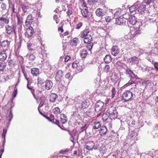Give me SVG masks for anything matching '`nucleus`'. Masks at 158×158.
Listing matches in <instances>:
<instances>
[{
    "label": "nucleus",
    "instance_id": "obj_12",
    "mask_svg": "<svg viewBox=\"0 0 158 158\" xmlns=\"http://www.w3.org/2000/svg\"><path fill=\"white\" fill-rule=\"evenodd\" d=\"M119 52V50L117 46H113L111 49V53L112 55L115 56L117 55Z\"/></svg>",
    "mask_w": 158,
    "mask_h": 158
},
{
    "label": "nucleus",
    "instance_id": "obj_8",
    "mask_svg": "<svg viewBox=\"0 0 158 158\" xmlns=\"http://www.w3.org/2000/svg\"><path fill=\"white\" fill-rule=\"evenodd\" d=\"M63 75V71L61 70H58L56 73L55 77L56 81H60L61 80Z\"/></svg>",
    "mask_w": 158,
    "mask_h": 158
},
{
    "label": "nucleus",
    "instance_id": "obj_6",
    "mask_svg": "<svg viewBox=\"0 0 158 158\" xmlns=\"http://www.w3.org/2000/svg\"><path fill=\"white\" fill-rule=\"evenodd\" d=\"M142 85L145 87V89H149L152 87V83L151 80H147L143 82L142 83Z\"/></svg>",
    "mask_w": 158,
    "mask_h": 158
},
{
    "label": "nucleus",
    "instance_id": "obj_61",
    "mask_svg": "<svg viewBox=\"0 0 158 158\" xmlns=\"http://www.w3.org/2000/svg\"><path fill=\"white\" fill-rule=\"evenodd\" d=\"M70 57L69 56L67 55L65 56L64 58V61L65 62H67L70 59Z\"/></svg>",
    "mask_w": 158,
    "mask_h": 158
},
{
    "label": "nucleus",
    "instance_id": "obj_13",
    "mask_svg": "<svg viewBox=\"0 0 158 158\" xmlns=\"http://www.w3.org/2000/svg\"><path fill=\"white\" fill-rule=\"evenodd\" d=\"M31 73L33 76L37 77L39 75V69L36 68H33L31 69Z\"/></svg>",
    "mask_w": 158,
    "mask_h": 158
},
{
    "label": "nucleus",
    "instance_id": "obj_11",
    "mask_svg": "<svg viewBox=\"0 0 158 158\" xmlns=\"http://www.w3.org/2000/svg\"><path fill=\"white\" fill-rule=\"evenodd\" d=\"M125 22V19L123 17H120L116 19L115 23L117 25H123Z\"/></svg>",
    "mask_w": 158,
    "mask_h": 158
},
{
    "label": "nucleus",
    "instance_id": "obj_27",
    "mask_svg": "<svg viewBox=\"0 0 158 158\" xmlns=\"http://www.w3.org/2000/svg\"><path fill=\"white\" fill-rule=\"evenodd\" d=\"M111 60L112 58L109 55H106L104 58V61L106 64L110 63Z\"/></svg>",
    "mask_w": 158,
    "mask_h": 158
},
{
    "label": "nucleus",
    "instance_id": "obj_63",
    "mask_svg": "<svg viewBox=\"0 0 158 158\" xmlns=\"http://www.w3.org/2000/svg\"><path fill=\"white\" fill-rule=\"evenodd\" d=\"M17 94V89H15L14 90V91L13 92V98L15 97L16 96Z\"/></svg>",
    "mask_w": 158,
    "mask_h": 158
},
{
    "label": "nucleus",
    "instance_id": "obj_4",
    "mask_svg": "<svg viewBox=\"0 0 158 158\" xmlns=\"http://www.w3.org/2000/svg\"><path fill=\"white\" fill-rule=\"evenodd\" d=\"M104 106V103L101 101H98L95 105V110L96 112H98L100 111Z\"/></svg>",
    "mask_w": 158,
    "mask_h": 158
},
{
    "label": "nucleus",
    "instance_id": "obj_18",
    "mask_svg": "<svg viewBox=\"0 0 158 158\" xmlns=\"http://www.w3.org/2000/svg\"><path fill=\"white\" fill-rule=\"evenodd\" d=\"M60 122L62 124H64L67 121V117L66 115L64 114L60 115Z\"/></svg>",
    "mask_w": 158,
    "mask_h": 158
},
{
    "label": "nucleus",
    "instance_id": "obj_41",
    "mask_svg": "<svg viewBox=\"0 0 158 158\" xmlns=\"http://www.w3.org/2000/svg\"><path fill=\"white\" fill-rule=\"evenodd\" d=\"M13 118V114L12 113V111L10 110V111L9 114L7 115L6 117V119L7 120H8L9 122L11 121L12 118Z\"/></svg>",
    "mask_w": 158,
    "mask_h": 158
},
{
    "label": "nucleus",
    "instance_id": "obj_58",
    "mask_svg": "<svg viewBox=\"0 0 158 158\" xmlns=\"http://www.w3.org/2000/svg\"><path fill=\"white\" fill-rule=\"evenodd\" d=\"M29 59L30 60H33L35 59V56L33 54H31L29 56Z\"/></svg>",
    "mask_w": 158,
    "mask_h": 158
},
{
    "label": "nucleus",
    "instance_id": "obj_1",
    "mask_svg": "<svg viewBox=\"0 0 158 158\" xmlns=\"http://www.w3.org/2000/svg\"><path fill=\"white\" fill-rule=\"evenodd\" d=\"M133 96V94L129 90H126L122 95V99L125 102L130 100Z\"/></svg>",
    "mask_w": 158,
    "mask_h": 158
},
{
    "label": "nucleus",
    "instance_id": "obj_42",
    "mask_svg": "<svg viewBox=\"0 0 158 158\" xmlns=\"http://www.w3.org/2000/svg\"><path fill=\"white\" fill-rule=\"evenodd\" d=\"M88 10L87 9H85L84 10H83V11L81 10V13L82 15L84 17H87L88 15Z\"/></svg>",
    "mask_w": 158,
    "mask_h": 158
},
{
    "label": "nucleus",
    "instance_id": "obj_33",
    "mask_svg": "<svg viewBox=\"0 0 158 158\" xmlns=\"http://www.w3.org/2000/svg\"><path fill=\"white\" fill-rule=\"evenodd\" d=\"M22 9L24 13L27 14V10L29 9V6L28 5L26 6L25 5H23L22 6Z\"/></svg>",
    "mask_w": 158,
    "mask_h": 158
},
{
    "label": "nucleus",
    "instance_id": "obj_2",
    "mask_svg": "<svg viewBox=\"0 0 158 158\" xmlns=\"http://www.w3.org/2000/svg\"><path fill=\"white\" fill-rule=\"evenodd\" d=\"M34 33V30L32 26H30L26 29L25 36L28 38L31 37Z\"/></svg>",
    "mask_w": 158,
    "mask_h": 158
},
{
    "label": "nucleus",
    "instance_id": "obj_56",
    "mask_svg": "<svg viewBox=\"0 0 158 158\" xmlns=\"http://www.w3.org/2000/svg\"><path fill=\"white\" fill-rule=\"evenodd\" d=\"M58 31L59 32H60V34H61L64 31V29H63V25H62L60 27H59L58 28Z\"/></svg>",
    "mask_w": 158,
    "mask_h": 158
},
{
    "label": "nucleus",
    "instance_id": "obj_53",
    "mask_svg": "<svg viewBox=\"0 0 158 158\" xmlns=\"http://www.w3.org/2000/svg\"><path fill=\"white\" fill-rule=\"evenodd\" d=\"M154 67L156 71L157 72L158 71V62H155L153 63Z\"/></svg>",
    "mask_w": 158,
    "mask_h": 158
},
{
    "label": "nucleus",
    "instance_id": "obj_38",
    "mask_svg": "<svg viewBox=\"0 0 158 158\" xmlns=\"http://www.w3.org/2000/svg\"><path fill=\"white\" fill-rule=\"evenodd\" d=\"M113 18L114 17L113 15H112V16L107 15L106 16L105 18V20L107 22H110Z\"/></svg>",
    "mask_w": 158,
    "mask_h": 158
},
{
    "label": "nucleus",
    "instance_id": "obj_35",
    "mask_svg": "<svg viewBox=\"0 0 158 158\" xmlns=\"http://www.w3.org/2000/svg\"><path fill=\"white\" fill-rule=\"evenodd\" d=\"M109 114L106 111L102 115V119L104 121H106L109 117Z\"/></svg>",
    "mask_w": 158,
    "mask_h": 158
},
{
    "label": "nucleus",
    "instance_id": "obj_34",
    "mask_svg": "<svg viewBox=\"0 0 158 158\" xmlns=\"http://www.w3.org/2000/svg\"><path fill=\"white\" fill-rule=\"evenodd\" d=\"M53 113L56 115H58L61 113L60 109L58 107H56L52 110Z\"/></svg>",
    "mask_w": 158,
    "mask_h": 158
},
{
    "label": "nucleus",
    "instance_id": "obj_7",
    "mask_svg": "<svg viewBox=\"0 0 158 158\" xmlns=\"http://www.w3.org/2000/svg\"><path fill=\"white\" fill-rule=\"evenodd\" d=\"M94 143L93 141L87 142L85 144L86 148L88 150H92L94 147Z\"/></svg>",
    "mask_w": 158,
    "mask_h": 158
},
{
    "label": "nucleus",
    "instance_id": "obj_51",
    "mask_svg": "<svg viewBox=\"0 0 158 158\" xmlns=\"http://www.w3.org/2000/svg\"><path fill=\"white\" fill-rule=\"evenodd\" d=\"M91 112L86 111L84 113L83 116L85 118H87L88 117H90L91 115Z\"/></svg>",
    "mask_w": 158,
    "mask_h": 158
},
{
    "label": "nucleus",
    "instance_id": "obj_22",
    "mask_svg": "<svg viewBox=\"0 0 158 158\" xmlns=\"http://www.w3.org/2000/svg\"><path fill=\"white\" fill-rule=\"evenodd\" d=\"M137 22V19L135 16H132L129 18V22L132 25H135Z\"/></svg>",
    "mask_w": 158,
    "mask_h": 158
},
{
    "label": "nucleus",
    "instance_id": "obj_25",
    "mask_svg": "<svg viewBox=\"0 0 158 158\" xmlns=\"http://www.w3.org/2000/svg\"><path fill=\"white\" fill-rule=\"evenodd\" d=\"M88 54L87 51L85 49H83L80 52V55L81 57L83 58H86Z\"/></svg>",
    "mask_w": 158,
    "mask_h": 158
},
{
    "label": "nucleus",
    "instance_id": "obj_26",
    "mask_svg": "<svg viewBox=\"0 0 158 158\" xmlns=\"http://www.w3.org/2000/svg\"><path fill=\"white\" fill-rule=\"evenodd\" d=\"M79 40L77 38H74L70 42V45L72 46H76L78 43Z\"/></svg>",
    "mask_w": 158,
    "mask_h": 158
},
{
    "label": "nucleus",
    "instance_id": "obj_14",
    "mask_svg": "<svg viewBox=\"0 0 158 158\" xmlns=\"http://www.w3.org/2000/svg\"><path fill=\"white\" fill-rule=\"evenodd\" d=\"M96 15L100 17H102L104 15V10L101 8L97 9L95 12Z\"/></svg>",
    "mask_w": 158,
    "mask_h": 158
},
{
    "label": "nucleus",
    "instance_id": "obj_45",
    "mask_svg": "<svg viewBox=\"0 0 158 158\" xmlns=\"http://www.w3.org/2000/svg\"><path fill=\"white\" fill-rule=\"evenodd\" d=\"M87 44V45L86 46V47L89 50H91L93 45V43L92 42H89V43Z\"/></svg>",
    "mask_w": 158,
    "mask_h": 158
},
{
    "label": "nucleus",
    "instance_id": "obj_23",
    "mask_svg": "<svg viewBox=\"0 0 158 158\" xmlns=\"http://www.w3.org/2000/svg\"><path fill=\"white\" fill-rule=\"evenodd\" d=\"M84 42L85 43H89V42H91L92 40V37L91 35H89L87 36H85L84 38Z\"/></svg>",
    "mask_w": 158,
    "mask_h": 158
},
{
    "label": "nucleus",
    "instance_id": "obj_57",
    "mask_svg": "<svg viewBox=\"0 0 158 158\" xmlns=\"http://www.w3.org/2000/svg\"><path fill=\"white\" fill-rule=\"evenodd\" d=\"M82 25L83 23H82L79 22L77 25L76 27V29H80L82 26Z\"/></svg>",
    "mask_w": 158,
    "mask_h": 158
},
{
    "label": "nucleus",
    "instance_id": "obj_44",
    "mask_svg": "<svg viewBox=\"0 0 158 158\" xmlns=\"http://www.w3.org/2000/svg\"><path fill=\"white\" fill-rule=\"evenodd\" d=\"M72 116L76 118H78L80 117L78 111H76L73 112L72 115Z\"/></svg>",
    "mask_w": 158,
    "mask_h": 158
},
{
    "label": "nucleus",
    "instance_id": "obj_32",
    "mask_svg": "<svg viewBox=\"0 0 158 158\" xmlns=\"http://www.w3.org/2000/svg\"><path fill=\"white\" fill-rule=\"evenodd\" d=\"M115 109L116 108L115 107L111 106L109 107L106 112L110 114L111 113L114 112L115 111H117Z\"/></svg>",
    "mask_w": 158,
    "mask_h": 158
},
{
    "label": "nucleus",
    "instance_id": "obj_10",
    "mask_svg": "<svg viewBox=\"0 0 158 158\" xmlns=\"http://www.w3.org/2000/svg\"><path fill=\"white\" fill-rule=\"evenodd\" d=\"M53 86L52 81L48 80L45 81V87L46 89L48 90L51 89Z\"/></svg>",
    "mask_w": 158,
    "mask_h": 158
},
{
    "label": "nucleus",
    "instance_id": "obj_17",
    "mask_svg": "<svg viewBox=\"0 0 158 158\" xmlns=\"http://www.w3.org/2000/svg\"><path fill=\"white\" fill-rule=\"evenodd\" d=\"M127 74H128L131 79H134L135 77V75L130 69H128L126 71Z\"/></svg>",
    "mask_w": 158,
    "mask_h": 158
},
{
    "label": "nucleus",
    "instance_id": "obj_30",
    "mask_svg": "<svg viewBox=\"0 0 158 158\" xmlns=\"http://www.w3.org/2000/svg\"><path fill=\"white\" fill-rule=\"evenodd\" d=\"M109 115V117L110 119H114L117 117V111H115L114 112L110 114Z\"/></svg>",
    "mask_w": 158,
    "mask_h": 158
},
{
    "label": "nucleus",
    "instance_id": "obj_49",
    "mask_svg": "<svg viewBox=\"0 0 158 158\" xmlns=\"http://www.w3.org/2000/svg\"><path fill=\"white\" fill-rule=\"evenodd\" d=\"M67 15L69 17L71 15L73 14V9L71 8H69L68 9V11L66 12Z\"/></svg>",
    "mask_w": 158,
    "mask_h": 158
},
{
    "label": "nucleus",
    "instance_id": "obj_40",
    "mask_svg": "<svg viewBox=\"0 0 158 158\" xmlns=\"http://www.w3.org/2000/svg\"><path fill=\"white\" fill-rule=\"evenodd\" d=\"M138 60V57L135 56H133L129 59V60L130 62H135L137 61Z\"/></svg>",
    "mask_w": 158,
    "mask_h": 158
},
{
    "label": "nucleus",
    "instance_id": "obj_3",
    "mask_svg": "<svg viewBox=\"0 0 158 158\" xmlns=\"http://www.w3.org/2000/svg\"><path fill=\"white\" fill-rule=\"evenodd\" d=\"M35 19L31 15H28L26 18V20L25 21V25L27 27L29 25H31L32 23H34L35 21Z\"/></svg>",
    "mask_w": 158,
    "mask_h": 158
},
{
    "label": "nucleus",
    "instance_id": "obj_21",
    "mask_svg": "<svg viewBox=\"0 0 158 158\" xmlns=\"http://www.w3.org/2000/svg\"><path fill=\"white\" fill-rule=\"evenodd\" d=\"M14 33L16 35L17 32H19L21 30V25H13Z\"/></svg>",
    "mask_w": 158,
    "mask_h": 158
},
{
    "label": "nucleus",
    "instance_id": "obj_29",
    "mask_svg": "<svg viewBox=\"0 0 158 158\" xmlns=\"http://www.w3.org/2000/svg\"><path fill=\"white\" fill-rule=\"evenodd\" d=\"M31 16L35 19H37V17H38L39 13V12H38L36 10H34V11L31 13V14H30Z\"/></svg>",
    "mask_w": 158,
    "mask_h": 158
},
{
    "label": "nucleus",
    "instance_id": "obj_50",
    "mask_svg": "<svg viewBox=\"0 0 158 158\" xmlns=\"http://www.w3.org/2000/svg\"><path fill=\"white\" fill-rule=\"evenodd\" d=\"M27 47L29 51H33L34 50L33 46L31 43H29L27 45Z\"/></svg>",
    "mask_w": 158,
    "mask_h": 158
},
{
    "label": "nucleus",
    "instance_id": "obj_59",
    "mask_svg": "<svg viewBox=\"0 0 158 158\" xmlns=\"http://www.w3.org/2000/svg\"><path fill=\"white\" fill-rule=\"evenodd\" d=\"M69 152V150L67 149H66L64 150H61L60 151V153L61 154H64L65 153L67 152Z\"/></svg>",
    "mask_w": 158,
    "mask_h": 158
},
{
    "label": "nucleus",
    "instance_id": "obj_39",
    "mask_svg": "<svg viewBox=\"0 0 158 158\" xmlns=\"http://www.w3.org/2000/svg\"><path fill=\"white\" fill-rule=\"evenodd\" d=\"M111 97L112 98H114L115 95L116 94V90L115 89L114 87H112L111 90Z\"/></svg>",
    "mask_w": 158,
    "mask_h": 158
},
{
    "label": "nucleus",
    "instance_id": "obj_62",
    "mask_svg": "<svg viewBox=\"0 0 158 158\" xmlns=\"http://www.w3.org/2000/svg\"><path fill=\"white\" fill-rule=\"evenodd\" d=\"M69 32L68 31H66L63 34H61V36L64 38V36H66L68 35H69Z\"/></svg>",
    "mask_w": 158,
    "mask_h": 158
},
{
    "label": "nucleus",
    "instance_id": "obj_24",
    "mask_svg": "<svg viewBox=\"0 0 158 158\" xmlns=\"http://www.w3.org/2000/svg\"><path fill=\"white\" fill-rule=\"evenodd\" d=\"M58 96L56 94L52 93L50 96V101L52 102H55Z\"/></svg>",
    "mask_w": 158,
    "mask_h": 158
},
{
    "label": "nucleus",
    "instance_id": "obj_48",
    "mask_svg": "<svg viewBox=\"0 0 158 158\" xmlns=\"http://www.w3.org/2000/svg\"><path fill=\"white\" fill-rule=\"evenodd\" d=\"M52 122H53L54 123L56 124L60 127L61 128L60 125V123L59 120H57L56 119H54V118H53L52 119Z\"/></svg>",
    "mask_w": 158,
    "mask_h": 158
},
{
    "label": "nucleus",
    "instance_id": "obj_54",
    "mask_svg": "<svg viewBox=\"0 0 158 158\" xmlns=\"http://www.w3.org/2000/svg\"><path fill=\"white\" fill-rule=\"evenodd\" d=\"M8 64L10 66H13L15 65V61L12 60H10L8 62Z\"/></svg>",
    "mask_w": 158,
    "mask_h": 158
},
{
    "label": "nucleus",
    "instance_id": "obj_64",
    "mask_svg": "<svg viewBox=\"0 0 158 158\" xmlns=\"http://www.w3.org/2000/svg\"><path fill=\"white\" fill-rule=\"evenodd\" d=\"M7 131V129H3V133L2 134V135L3 136L5 137L6 135V133Z\"/></svg>",
    "mask_w": 158,
    "mask_h": 158
},
{
    "label": "nucleus",
    "instance_id": "obj_60",
    "mask_svg": "<svg viewBox=\"0 0 158 158\" xmlns=\"http://www.w3.org/2000/svg\"><path fill=\"white\" fill-rule=\"evenodd\" d=\"M6 7V5L4 3H2L1 5V8L2 10H5Z\"/></svg>",
    "mask_w": 158,
    "mask_h": 158
},
{
    "label": "nucleus",
    "instance_id": "obj_15",
    "mask_svg": "<svg viewBox=\"0 0 158 158\" xmlns=\"http://www.w3.org/2000/svg\"><path fill=\"white\" fill-rule=\"evenodd\" d=\"M7 57V55L5 51H3L0 52V60H5Z\"/></svg>",
    "mask_w": 158,
    "mask_h": 158
},
{
    "label": "nucleus",
    "instance_id": "obj_47",
    "mask_svg": "<svg viewBox=\"0 0 158 158\" xmlns=\"http://www.w3.org/2000/svg\"><path fill=\"white\" fill-rule=\"evenodd\" d=\"M99 0H88V3L89 5H92L95 2H98Z\"/></svg>",
    "mask_w": 158,
    "mask_h": 158
},
{
    "label": "nucleus",
    "instance_id": "obj_31",
    "mask_svg": "<svg viewBox=\"0 0 158 158\" xmlns=\"http://www.w3.org/2000/svg\"><path fill=\"white\" fill-rule=\"evenodd\" d=\"M146 8V6L145 5H143L140 6L137 8L138 11L139 13H142L144 12Z\"/></svg>",
    "mask_w": 158,
    "mask_h": 158
},
{
    "label": "nucleus",
    "instance_id": "obj_19",
    "mask_svg": "<svg viewBox=\"0 0 158 158\" xmlns=\"http://www.w3.org/2000/svg\"><path fill=\"white\" fill-rule=\"evenodd\" d=\"M107 131V130L106 127L105 126H102L99 131L100 134L102 136L105 135L106 134Z\"/></svg>",
    "mask_w": 158,
    "mask_h": 158
},
{
    "label": "nucleus",
    "instance_id": "obj_55",
    "mask_svg": "<svg viewBox=\"0 0 158 158\" xmlns=\"http://www.w3.org/2000/svg\"><path fill=\"white\" fill-rule=\"evenodd\" d=\"M53 19L56 22V23H58L59 22L60 20L58 19L57 15H54Z\"/></svg>",
    "mask_w": 158,
    "mask_h": 158
},
{
    "label": "nucleus",
    "instance_id": "obj_52",
    "mask_svg": "<svg viewBox=\"0 0 158 158\" xmlns=\"http://www.w3.org/2000/svg\"><path fill=\"white\" fill-rule=\"evenodd\" d=\"M134 83H135V82L134 81H133L132 80H130L128 82V83H126V84H125L124 85V86L127 87V86H128L131 84H133Z\"/></svg>",
    "mask_w": 158,
    "mask_h": 158
},
{
    "label": "nucleus",
    "instance_id": "obj_43",
    "mask_svg": "<svg viewBox=\"0 0 158 158\" xmlns=\"http://www.w3.org/2000/svg\"><path fill=\"white\" fill-rule=\"evenodd\" d=\"M0 20L1 21L4 22L6 24H8L9 22V20L8 19L3 17H0Z\"/></svg>",
    "mask_w": 158,
    "mask_h": 158
},
{
    "label": "nucleus",
    "instance_id": "obj_9",
    "mask_svg": "<svg viewBox=\"0 0 158 158\" xmlns=\"http://www.w3.org/2000/svg\"><path fill=\"white\" fill-rule=\"evenodd\" d=\"M90 32V30L89 29L86 28L84 30L81 32V37L83 38L90 35L89 33Z\"/></svg>",
    "mask_w": 158,
    "mask_h": 158
},
{
    "label": "nucleus",
    "instance_id": "obj_16",
    "mask_svg": "<svg viewBox=\"0 0 158 158\" xmlns=\"http://www.w3.org/2000/svg\"><path fill=\"white\" fill-rule=\"evenodd\" d=\"M89 104V102L87 99L83 101L81 105V108L84 109L87 108Z\"/></svg>",
    "mask_w": 158,
    "mask_h": 158
},
{
    "label": "nucleus",
    "instance_id": "obj_36",
    "mask_svg": "<svg viewBox=\"0 0 158 158\" xmlns=\"http://www.w3.org/2000/svg\"><path fill=\"white\" fill-rule=\"evenodd\" d=\"M6 64L4 63L0 62V72L3 71L6 66Z\"/></svg>",
    "mask_w": 158,
    "mask_h": 158
},
{
    "label": "nucleus",
    "instance_id": "obj_5",
    "mask_svg": "<svg viewBox=\"0 0 158 158\" xmlns=\"http://www.w3.org/2000/svg\"><path fill=\"white\" fill-rule=\"evenodd\" d=\"M72 67L73 69H76L78 72H81L82 71V67L77 61H74L72 64Z\"/></svg>",
    "mask_w": 158,
    "mask_h": 158
},
{
    "label": "nucleus",
    "instance_id": "obj_46",
    "mask_svg": "<svg viewBox=\"0 0 158 158\" xmlns=\"http://www.w3.org/2000/svg\"><path fill=\"white\" fill-rule=\"evenodd\" d=\"M129 10L130 12L132 13L136 10V8L135 6H132L129 8Z\"/></svg>",
    "mask_w": 158,
    "mask_h": 158
},
{
    "label": "nucleus",
    "instance_id": "obj_20",
    "mask_svg": "<svg viewBox=\"0 0 158 158\" xmlns=\"http://www.w3.org/2000/svg\"><path fill=\"white\" fill-rule=\"evenodd\" d=\"M6 32L8 34H10L13 32H14L13 25L11 26L8 25L6 27Z\"/></svg>",
    "mask_w": 158,
    "mask_h": 158
},
{
    "label": "nucleus",
    "instance_id": "obj_37",
    "mask_svg": "<svg viewBox=\"0 0 158 158\" xmlns=\"http://www.w3.org/2000/svg\"><path fill=\"white\" fill-rule=\"evenodd\" d=\"M110 65L106 64L104 68V72L106 73L110 72Z\"/></svg>",
    "mask_w": 158,
    "mask_h": 158
},
{
    "label": "nucleus",
    "instance_id": "obj_28",
    "mask_svg": "<svg viewBox=\"0 0 158 158\" xmlns=\"http://www.w3.org/2000/svg\"><path fill=\"white\" fill-rule=\"evenodd\" d=\"M94 129H98L101 127L100 122L98 121H96L94 123L93 126Z\"/></svg>",
    "mask_w": 158,
    "mask_h": 158
}]
</instances>
